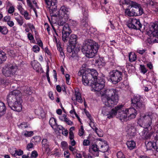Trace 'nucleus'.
Returning a JSON list of instances; mask_svg holds the SVG:
<instances>
[{"instance_id":"473e14b6","label":"nucleus","mask_w":158,"mask_h":158,"mask_svg":"<svg viewBox=\"0 0 158 158\" xmlns=\"http://www.w3.org/2000/svg\"><path fill=\"white\" fill-rule=\"evenodd\" d=\"M12 151L15 152V153H12V155L13 156H15L16 155L21 156L23 154V152L20 149L16 150L15 148H12Z\"/></svg>"},{"instance_id":"37998d69","label":"nucleus","mask_w":158,"mask_h":158,"mask_svg":"<svg viewBox=\"0 0 158 158\" xmlns=\"http://www.w3.org/2000/svg\"><path fill=\"white\" fill-rule=\"evenodd\" d=\"M0 30V32L3 34H6L8 32V29L7 28L5 27H2Z\"/></svg>"},{"instance_id":"ddd939ff","label":"nucleus","mask_w":158,"mask_h":158,"mask_svg":"<svg viewBox=\"0 0 158 158\" xmlns=\"http://www.w3.org/2000/svg\"><path fill=\"white\" fill-rule=\"evenodd\" d=\"M149 34L156 37L154 41L158 43V23H152L149 25V29L148 31Z\"/></svg>"},{"instance_id":"9d476101","label":"nucleus","mask_w":158,"mask_h":158,"mask_svg":"<svg viewBox=\"0 0 158 158\" xmlns=\"http://www.w3.org/2000/svg\"><path fill=\"white\" fill-rule=\"evenodd\" d=\"M105 85V80L100 77H97L95 80H93L92 85H90L95 91H100L103 88Z\"/></svg>"},{"instance_id":"de8ad7c7","label":"nucleus","mask_w":158,"mask_h":158,"mask_svg":"<svg viewBox=\"0 0 158 158\" xmlns=\"http://www.w3.org/2000/svg\"><path fill=\"white\" fill-rule=\"evenodd\" d=\"M34 133L33 131H26L24 135L26 137H30L33 135Z\"/></svg>"},{"instance_id":"bf43d9fd","label":"nucleus","mask_w":158,"mask_h":158,"mask_svg":"<svg viewBox=\"0 0 158 158\" xmlns=\"http://www.w3.org/2000/svg\"><path fill=\"white\" fill-rule=\"evenodd\" d=\"M15 10V8L14 6H10L8 10V12L10 14L13 13Z\"/></svg>"},{"instance_id":"c85d7f7f","label":"nucleus","mask_w":158,"mask_h":158,"mask_svg":"<svg viewBox=\"0 0 158 158\" xmlns=\"http://www.w3.org/2000/svg\"><path fill=\"white\" fill-rule=\"evenodd\" d=\"M42 147L48 153L49 151V142L47 139H44L42 141Z\"/></svg>"},{"instance_id":"f03ea898","label":"nucleus","mask_w":158,"mask_h":158,"mask_svg":"<svg viewBox=\"0 0 158 158\" xmlns=\"http://www.w3.org/2000/svg\"><path fill=\"white\" fill-rule=\"evenodd\" d=\"M131 101L134 108L126 109V111L127 114L128 120L135 118L137 114V111L134 108H135L138 110H143L145 108V105L141 100L140 96H134L133 98L131 100Z\"/></svg>"},{"instance_id":"1a4fd4ad","label":"nucleus","mask_w":158,"mask_h":158,"mask_svg":"<svg viewBox=\"0 0 158 158\" xmlns=\"http://www.w3.org/2000/svg\"><path fill=\"white\" fill-rule=\"evenodd\" d=\"M110 79L114 84H116L122 79L123 72L117 69L113 70L109 72Z\"/></svg>"},{"instance_id":"b1692460","label":"nucleus","mask_w":158,"mask_h":158,"mask_svg":"<svg viewBox=\"0 0 158 158\" xmlns=\"http://www.w3.org/2000/svg\"><path fill=\"white\" fill-rule=\"evenodd\" d=\"M91 150H92L91 153L95 156H98L99 155V152L100 150H99V148H98V145L96 144L92 145L91 147Z\"/></svg>"},{"instance_id":"f3484780","label":"nucleus","mask_w":158,"mask_h":158,"mask_svg":"<svg viewBox=\"0 0 158 158\" xmlns=\"http://www.w3.org/2000/svg\"><path fill=\"white\" fill-rule=\"evenodd\" d=\"M102 111L104 115L107 116V118L109 119L113 118L116 114V111L115 110V109H113L111 111H109L106 107H103Z\"/></svg>"},{"instance_id":"8fccbe9b","label":"nucleus","mask_w":158,"mask_h":158,"mask_svg":"<svg viewBox=\"0 0 158 158\" xmlns=\"http://www.w3.org/2000/svg\"><path fill=\"white\" fill-rule=\"evenodd\" d=\"M84 130L83 126H81V129L79 131L78 134L80 136H82L84 133Z\"/></svg>"},{"instance_id":"f8f14e48","label":"nucleus","mask_w":158,"mask_h":158,"mask_svg":"<svg viewBox=\"0 0 158 158\" xmlns=\"http://www.w3.org/2000/svg\"><path fill=\"white\" fill-rule=\"evenodd\" d=\"M123 105H118L115 107V110L116 111V114L118 112V118L121 120L127 121L128 120L127 113L126 111V109L123 108Z\"/></svg>"},{"instance_id":"58836bf2","label":"nucleus","mask_w":158,"mask_h":158,"mask_svg":"<svg viewBox=\"0 0 158 158\" xmlns=\"http://www.w3.org/2000/svg\"><path fill=\"white\" fill-rule=\"evenodd\" d=\"M106 143V142L104 140L99 139L97 141V145L99 147H100V148H102L104 145L107 144Z\"/></svg>"},{"instance_id":"774afa93","label":"nucleus","mask_w":158,"mask_h":158,"mask_svg":"<svg viewBox=\"0 0 158 158\" xmlns=\"http://www.w3.org/2000/svg\"><path fill=\"white\" fill-rule=\"evenodd\" d=\"M154 139L155 140L157 141L158 140V130H157L156 131V134H155L154 135Z\"/></svg>"},{"instance_id":"dca6fc26","label":"nucleus","mask_w":158,"mask_h":158,"mask_svg":"<svg viewBox=\"0 0 158 158\" xmlns=\"http://www.w3.org/2000/svg\"><path fill=\"white\" fill-rule=\"evenodd\" d=\"M120 5H129L131 6L132 9H135L141 6L140 4H138L135 2L129 0H118Z\"/></svg>"},{"instance_id":"2f4dec72","label":"nucleus","mask_w":158,"mask_h":158,"mask_svg":"<svg viewBox=\"0 0 158 158\" xmlns=\"http://www.w3.org/2000/svg\"><path fill=\"white\" fill-rule=\"evenodd\" d=\"M6 109L5 104L3 102L0 101V117L4 114Z\"/></svg>"},{"instance_id":"052dcab7","label":"nucleus","mask_w":158,"mask_h":158,"mask_svg":"<svg viewBox=\"0 0 158 158\" xmlns=\"http://www.w3.org/2000/svg\"><path fill=\"white\" fill-rule=\"evenodd\" d=\"M62 148H65L67 146V143L65 141H62L61 143Z\"/></svg>"},{"instance_id":"c03bdc74","label":"nucleus","mask_w":158,"mask_h":158,"mask_svg":"<svg viewBox=\"0 0 158 158\" xmlns=\"http://www.w3.org/2000/svg\"><path fill=\"white\" fill-rule=\"evenodd\" d=\"M147 5L151 6L152 8H156L157 6V3L151 1L148 3Z\"/></svg>"},{"instance_id":"f704fd0d","label":"nucleus","mask_w":158,"mask_h":158,"mask_svg":"<svg viewBox=\"0 0 158 158\" xmlns=\"http://www.w3.org/2000/svg\"><path fill=\"white\" fill-rule=\"evenodd\" d=\"M127 145L128 148L130 150L134 149L135 147V143L133 140L127 141Z\"/></svg>"},{"instance_id":"72a5a7b5","label":"nucleus","mask_w":158,"mask_h":158,"mask_svg":"<svg viewBox=\"0 0 158 158\" xmlns=\"http://www.w3.org/2000/svg\"><path fill=\"white\" fill-rule=\"evenodd\" d=\"M137 58L136 55L133 52H130L129 54V61L132 62L136 60Z\"/></svg>"},{"instance_id":"a18cd8bd","label":"nucleus","mask_w":158,"mask_h":158,"mask_svg":"<svg viewBox=\"0 0 158 158\" xmlns=\"http://www.w3.org/2000/svg\"><path fill=\"white\" fill-rule=\"evenodd\" d=\"M21 14L24 16L26 19L29 20L30 19V17L29 16V14L27 11H24Z\"/></svg>"},{"instance_id":"39448f33","label":"nucleus","mask_w":158,"mask_h":158,"mask_svg":"<svg viewBox=\"0 0 158 158\" xmlns=\"http://www.w3.org/2000/svg\"><path fill=\"white\" fill-rule=\"evenodd\" d=\"M98 75V73L95 70H86L82 77V83L85 86H90L92 85L93 80H95Z\"/></svg>"},{"instance_id":"3c124183","label":"nucleus","mask_w":158,"mask_h":158,"mask_svg":"<svg viewBox=\"0 0 158 158\" xmlns=\"http://www.w3.org/2000/svg\"><path fill=\"white\" fill-rule=\"evenodd\" d=\"M69 23L71 26H73V27H75L77 24V22L72 20H70Z\"/></svg>"},{"instance_id":"4468645a","label":"nucleus","mask_w":158,"mask_h":158,"mask_svg":"<svg viewBox=\"0 0 158 158\" xmlns=\"http://www.w3.org/2000/svg\"><path fill=\"white\" fill-rule=\"evenodd\" d=\"M72 32L71 27L68 24H65L62 27V37L64 42H67L69 35Z\"/></svg>"},{"instance_id":"2eb2a0df","label":"nucleus","mask_w":158,"mask_h":158,"mask_svg":"<svg viewBox=\"0 0 158 158\" xmlns=\"http://www.w3.org/2000/svg\"><path fill=\"white\" fill-rule=\"evenodd\" d=\"M82 11L83 17L81 21V25L83 27L87 28L89 27V24L87 10H86L85 9H83Z\"/></svg>"},{"instance_id":"423d86ee","label":"nucleus","mask_w":158,"mask_h":158,"mask_svg":"<svg viewBox=\"0 0 158 158\" xmlns=\"http://www.w3.org/2000/svg\"><path fill=\"white\" fill-rule=\"evenodd\" d=\"M17 66L15 64L8 63L2 68V73L6 77H11L14 76L18 70Z\"/></svg>"},{"instance_id":"864d4df0","label":"nucleus","mask_w":158,"mask_h":158,"mask_svg":"<svg viewBox=\"0 0 158 158\" xmlns=\"http://www.w3.org/2000/svg\"><path fill=\"white\" fill-rule=\"evenodd\" d=\"M40 48L37 45H35L33 47V51L35 52H39L40 51Z\"/></svg>"},{"instance_id":"7c9ffc66","label":"nucleus","mask_w":158,"mask_h":158,"mask_svg":"<svg viewBox=\"0 0 158 158\" xmlns=\"http://www.w3.org/2000/svg\"><path fill=\"white\" fill-rule=\"evenodd\" d=\"M6 53L2 51H0V64H2L6 59Z\"/></svg>"},{"instance_id":"09e8293b","label":"nucleus","mask_w":158,"mask_h":158,"mask_svg":"<svg viewBox=\"0 0 158 158\" xmlns=\"http://www.w3.org/2000/svg\"><path fill=\"white\" fill-rule=\"evenodd\" d=\"M60 119L62 121L65 122L67 120V115L65 114H64L62 116H60L59 117Z\"/></svg>"},{"instance_id":"603ef678","label":"nucleus","mask_w":158,"mask_h":158,"mask_svg":"<svg viewBox=\"0 0 158 158\" xmlns=\"http://www.w3.org/2000/svg\"><path fill=\"white\" fill-rule=\"evenodd\" d=\"M117 158H125V157L123 153L120 152H118L117 154Z\"/></svg>"},{"instance_id":"a211bd4d","label":"nucleus","mask_w":158,"mask_h":158,"mask_svg":"<svg viewBox=\"0 0 158 158\" xmlns=\"http://www.w3.org/2000/svg\"><path fill=\"white\" fill-rule=\"evenodd\" d=\"M50 23L51 24L52 28L53 30L54 33H53V40L54 42H56V46L57 47L58 50L60 51V52H63V49L60 46V43L59 41V40H57L58 35L56 32V29L54 28L53 26L51 23V21L50 20Z\"/></svg>"},{"instance_id":"4d7b16f0","label":"nucleus","mask_w":158,"mask_h":158,"mask_svg":"<svg viewBox=\"0 0 158 158\" xmlns=\"http://www.w3.org/2000/svg\"><path fill=\"white\" fill-rule=\"evenodd\" d=\"M37 156L38 153L36 151H34L32 152L31 155V157L35 158Z\"/></svg>"},{"instance_id":"6ab92c4d","label":"nucleus","mask_w":158,"mask_h":158,"mask_svg":"<svg viewBox=\"0 0 158 158\" xmlns=\"http://www.w3.org/2000/svg\"><path fill=\"white\" fill-rule=\"evenodd\" d=\"M69 9L67 7L65 6H61L58 12L57 13V15L64 16H66V17L69 18Z\"/></svg>"},{"instance_id":"0eeeda50","label":"nucleus","mask_w":158,"mask_h":158,"mask_svg":"<svg viewBox=\"0 0 158 158\" xmlns=\"http://www.w3.org/2000/svg\"><path fill=\"white\" fill-rule=\"evenodd\" d=\"M138 124L140 127H143L148 131L152 129L151 126L152 124V118L148 115H144L141 117L138 120Z\"/></svg>"},{"instance_id":"69168bd1","label":"nucleus","mask_w":158,"mask_h":158,"mask_svg":"<svg viewBox=\"0 0 158 158\" xmlns=\"http://www.w3.org/2000/svg\"><path fill=\"white\" fill-rule=\"evenodd\" d=\"M90 142L87 139L84 140L83 141V144L85 146L89 145V144Z\"/></svg>"},{"instance_id":"c9c22d12","label":"nucleus","mask_w":158,"mask_h":158,"mask_svg":"<svg viewBox=\"0 0 158 158\" xmlns=\"http://www.w3.org/2000/svg\"><path fill=\"white\" fill-rule=\"evenodd\" d=\"M125 14L126 16H128L131 17L135 16L133 10L131 8L130 9H126L125 10Z\"/></svg>"},{"instance_id":"6e6552de","label":"nucleus","mask_w":158,"mask_h":158,"mask_svg":"<svg viewBox=\"0 0 158 158\" xmlns=\"http://www.w3.org/2000/svg\"><path fill=\"white\" fill-rule=\"evenodd\" d=\"M57 0H50V15L51 17V22L52 23H56L58 21V16L56 12L57 7Z\"/></svg>"},{"instance_id":"a19ab883","label":"nucleus","mask_w":158,"mask_h":158,"mask_svg":"<svg viewBox=\"0 0 158 158\" xmlns=\"http://www.w3.org/2000/svg\"><path fill=\"white\" fill-rule=\"evenodd\" d=\"M93 121L94 120L93 119L91 120L89 123V125L93 129V130L96 133H97V131L98 130V128L97 127H96L94 126V123Z\"/></svg>"},{"instance_id":"e2e57ef3","label":"nucleus","mask_w":158,"mask_h":158,"mask_svg":"<svg viewBox=\"0 0 158 158\" xmlns=\"http://www.w3.org/2000/svg\"><path fill=\"white\" fill-rule=\"evenodd\" d=\"M44 27L45 29H46L48 33H49V25L47 23H45L44 24Z\"/></svg>"},{"instance_id":"338daca9","label":"nucleus","mask_w":158,"mask_h":158,"mask_svg":"<svg viewBox=\"0 0 158 158\" xmlns=\"http://www.w3.org/2000/svg\"><path fill=\"white\" fill-rule=\"evenodd\" d=\"M68 133V131L65 129H64V130L62 131V134L65 136L67 135Z\"/></svg>"},{"instance_id":"412c9836","label":"nucleus","mask_w":158,"mask_h":158,"mask_svg":"<svg viewBox=\"0 0 158 158\" xmlns=\"http://www.w3.org/2000/svg\"><path fill=\"white\" fill-rule=\"evenodd\" d=\"M69 18L66 17L65 15L62 16L61 15H59L58 16V21L57 24L59 26H63L65 24L68 20Z\"/></svg>"},{"instance_id":"5701e85b","label":"nucleus","mask_w":158,"mask_h":158,"mask_svg":"<svg viewBox=\"0 0 158 158\" xmlns=\"http://www.w3.org/2000/svg\"><path fill=\"white\" fill-rule=\"evenodd\" d=\"M31 64L33 69L36 72H39L41 70L40 64L37 61L34 60L31 61Z\"/></svg>"},{"instance_id":"5fc2aeb1","label":"nucleus","mask_w":158,"mask_h":158,"mask_svg":"<svg viewBox=\"0 0 158 158\" xmlns=\"http://www.w3.org/2000/svg\"><path fill=\"white\" fill-rule=\"evenodd\" d=\"M72 46L70 45V46H69L67 48V52L69 53L70 54H71V53L73 51V48H72Z\"/></svg>"},{"instance_id":"13d9d810","label":"nucleus","mask_w":158,"mask_h":158,"mask_svg":"<svg viewBox=\"0 0 158 158\" xmlns=\"http://www.w3.org/2000/svg\"><path fill=\"white\" fill-rule=\"evenodd\" d=\"M95 64H97L99 67H101L102 65V62L101 60L100 59H98L97 60H96Z\"/></svg>"},{"instance_id":"aec40b11","label":"nucleus","mask_w":158,"mask_h":158,"mask_svg":"<svg viewBox=\"0 0 158 158\" xmlns=\"http://www.w3.org/2000/svg\"><path fill=\"white\" fill-rule=\"evenodd\" d=\"M77 35L74 34H71L69 40V45L73 47L74 48L77 44Z\"/></svg>"},{"instance_id":"20e7f679","label":"nucleus","mask_w":158,"mask_h":158,"mask_svg":"<svg viewBox=\"0 0 158 158\" xmlns=\"http://www.w3.org/2000/svg\"><path fill=\"white\" fill-rule=\"evenodd\" d=\"M104 94L107 96L104 102L106 106L112 107L117 104L118 99V92L115 89H107L104 91Z\"/></svg>"},{"instance_id":"e433bc0d","label":"nucleus","mask_w":158,"mask_h":158,"mask_svg":"<svg viewBox=\"0 0 158 158\" xmlns=\"http://www.w3.org/2000/svg\"><path fill=\"white\" fill-rule=\"evenodd\" d=\"M50 121L51 123L50 125L51 126V127L53 129H55L57 125L56 119L54 118H50Z\"/></svg>"},{"instance_id":"ea45409f","label":"nucleus","mask_w":158,"mask_h":158,"mask_svg":"<svg viewBox=\"0 0 158 158\" xmlns=\"http://www.w3.org/2000/svg\"><path fill=\"white\" fill-rule=\"evenodd\" d=\"M15 19L18 23V24H19L20 26L23 25V20L22 17L21 16L20 18L16 17Z\"/></svg>"},{"instance_id":"4c0bfd02","label":"nucleus","mask_w":158,"mask_h":158,"mask_svg":"<svg viewBox=\"0 0 158 158\" xmlns=\"http://www.w3.org/2000/svg\"><path fill=\"white\" fill-rule=\"evenodd\" d=\"M32 93L31 88L26 87L23 91V94L24 95L28 96L31 94Z\"/></svg>"},{"instance_id":"a878e982","label":"nucleus","mask_w":158,"mask_h":158,"mask_svg":"<svg viewBox=\"0 0 158 158\" xmlns=\"http://www.w3.org/2000/svg\"><path fill=\"white\" fill-rule=\"evenodd\" d=\"M75 99H74V98H72V100H76L77 101L79 102L82 103L83 102V100L81 99V95L80 93L78 91H75Z\"/></svg>"},{"instance_id":"bb28decb","label":"nucleus","mask_w":158,"mask_h":158,"mask_svg":"<svg viewBox=\"0 0 158 158\" xmlns=\"http://www.w3.org/2000/svg\"><path fill=\"white\" fill-rule=\"evenodd\" d=\"M145 144L147 150H151L152 149H156L155 143H152L151 141H146Z\"/></svg>"},{"instance_id":"7ed1b4c3","label":"nucleus","mask_w":158,"mask_h":158,"mask_svg":"<svg viewBox=\"0 0 158 158\" xmlns=\"http://www.w3.org/2000/svg\"><path fill=\"white\" fill-rule=\"evenodd\" d=\"M99 47L97 43L92 40H88L85 41L81 51L85 54L87 57L91 58L97 53Z\"/></svg>"},{"instance_id":"79ce46f5","label":"nucleus","mask_w":158,"mask_h":158,"mask_svg":"<svg viewBox=\"0 0 158 158\" xmlns=\"http://www.w3.org/2000/svg\"><path fill=\"white\" fill-rule=\"evenodd\" d=\"M109 147L108 145L106 144L104 145L102 148H100V151L103 152H106L108 150Z\"/></svg>"},{"instance_id":"9b49d317","label":"nucleus","mask_w":158,"mask_h":158,"mask_svg":"<svg viewBox=\"0 0 158 158\" xmlns=\"http://www.w3.org/2000/svg\"><path fill=\"white\" fill-rule=\"evenodd\" d=\"M127 27L131 29L139 30L143 31L145 29V26L143 25L140 23L139 20L133 18L127 24Z\"/></svg>"},{"instance_id":"c756f323","label":"nucleus","mask_w":158,"mask_h":158,"mask_svg":"<svg viewBox=\"0 0 158 158\" xmlns=\"http://www.w3.org/2000/svg\"><path fill=\"white\" fill-rule=\"evenodd\" d=\"M137 128L139 129L138 131L141 136H144L148 132V130H146L145 128L143 127H141L139 125L138 126Z\"/></svg>"},{"instance_id":"393cba45","label":"nucleus","mask_w":158,"mask_h":158,"mask_svg":"<svg viewBox=\"0 0 158 158\" xmlns=\"http://www.w3.org/2000/svg\"><path fill=\"white\" fill-rule=\"evenodd\" d=\"M35 113L39 116H40L42 118L45 117L46 114L44 111L43 109L41 107L38 108L35 111Z\"/></svg>"},{"instance_id":"0e129e2a","label":"nucleus","mask_w":158,"mask_h":158,"mask_svg":"<svg viewBox=\"0 0 158 158\" xmlns=\"http://www.w3.org/2000/svg\"><path fill=\"white\" fill-rule=\"evenodd\" d=\"M85 71L83 69L80 70L78 72V75L79 76H81L84 75V73H85Z\"/></svg>"},{"instance_id":"f257e3e1","label":"nucleus","mask_w":158,"mask_h":158,"mask_svg":"<svg viewBox=\"0 0 158 158\" xmlns=\"http://www.w3.org/2000/svg\"><path fill=\"white\" fill-rule=\"evenodd\" d=\"M8 106L13 110L20 112L22 110V100L20 91L15 90L10 92L7 97Z\"/></svg>"},{"instance_id":"cd10ccee","label":"nucleus","mask_w":158,"mask_h":158,"mask_svg":"<svg viewBox=\"0 0 158 158\" xmlns=\"http://www.w3.org/2000/svg\"><path fill=\"white\" fill-rule=\"evenodd\" d=\"M135 16H139L143 13V10L141 6L135 9H133Z\"/></svg>"},{"instance_id":"49530a36","label":"nucleus","mask_w":158,"mask_h":158,"mask_svg":"<svg viewBox=\"0 0 158 158\" xmlns=\"http://www.w3.org/2000/svg\"><path fill=\"white\" fill-rule=\"evenodd\" d=\"M27 127V123L25 122H23L21 123L19 126V128L22 129H24Z\"/></svg>"},{"instance_id":"4be33fe9","label":"nucleus","mask_w":158,"mask_h":158,"mask_svg":"<svg viewBox=\"0 0 158 158\" xmlns=\"http://www.w3.org/2000/svg\"><path fill=\"white\" fill-rule=\"evenodd\" d=\"M127 133L131 137L134 136L136 134V130L134 127L129 124L127 126Z\"/></svg>"},{"instance_id":"6e6d98bb","label":"nucleus","mask_w":158,"mask_h":158,"mask_svg":"<svg viewBox=\"0 0 158 158\" xmlns=\"http://www.w3.org/2000/svg\"><path fill=\"white\" fill-rule=\"evenodd\" d=\"M140 67L142 72L143 73H145L147 72V70L144 65H141Z\"/></svg>"},{"instance_id":"680f3d73","label":"nucleus","mask_w":158,"mask_h":158,"mask_svg":"<svg viewBox=\"0 0 158 158\" xmlns=\"http://www.w3.org/2000/svg\"><path fill=\"white\" fill-rule=\"evenodd\" d=\"M33 144L32 143H28L27 145V149L29 150L30 149L33 148Z\"/></svg>"}]
</instances>
